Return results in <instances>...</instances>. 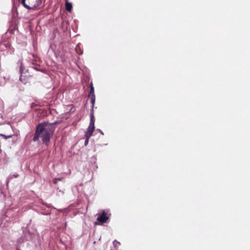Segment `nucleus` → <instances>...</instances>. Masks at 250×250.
I'll return each mask as SVG.
<instances>
[{"instance_id": "obj_1", "label": "nucleus", "mask_w": 250, "mask_h": 250, "mask_svg": "<svg viewBox=\"0 0 250 250\" xmlns=\"http://www.w3.org/2000/svg\"><path fill=\"white\" fill-rule=\"evenodd\" d=\"M54 130L55 128L52 124L48 123L40 124L37 127L33 140L34 142H36L39 140V137H42L43 143L48 145L50 141L51 135Z\"/></svg>"}, {"instance_id": "obj_2", "label": "nucleus", "mask_w": 250, "mask_h": 250, "mask_svg": "<svg viewBox=\"0 0 250 250\" xmlns=\"http://www.w3.org/2000/svg\"><path fill=\"white\" fill-rule=\"evenodd\" d=\"M21 3L27 9H34L41 4V0H36L34 2L31 0L27 2V0H21Z\"/></svg>"}, {"instance_id": "obj_3", "label": "nucleus", "mask_w": 250, "mask_h": 250, "mask_svg": "<svg viewBox=\"0 0 250 250\" xmlns=\"http://www.w3.org/2000/svg\"><path fill=\"white\" fill-rule=\"evenodd\" d=\"M108 219L107 214L104 211L102 214L98 216L97 220L103 223L106 222V220Z\"/></svg>"}, {"instance_id": "obj_4", "label": "nucleus", "mask_w": 250, "mask_h": 250, "mask_svg": "<svg viewBox=\"0 0 250 250\" xmlns=\"http://www.w3.org/2000/svg\"><path fill=\"white\" fill-rule=\"evenodd\" d=\"M95 129V126L89 125L87 128V130L85 133V137L90 138L93 134V132Z\"/></svg>"}, {"instance_id": "obj_5", "label": "nucleus", "mask_w": 250, "mask_h": 250, "mask_svg": "<svg viewBox=\"0 0 250 250\" xmlns=\"http://www.w3.org/2000/svg\"><path fill=\"white\" fill-rule=\"evenodd\" d=\"M65 7H66V10L67 11H71V9H72V4L70 2H66Z\"/></svg>"}, {"instance_id": "obj_6", "label": "nucleus", "mask_w": 250, "mask_h": 250, "mask_svg": "<svg viewBox=\"0 0 250 250\" xmlns=\"http://www.w3.org/2000/svg\"><path fill=\"white\" fill-rule=\"evenodd\" d=\"M95 119L94 117L93 113H91L90 114V122L89 125H94Z\"/></svg>"}, {"instance_id": "obj_7", "label": "nucleus", "mask_w": 250, "mask_h": 250, "mask_svg": "<svg viewBox=\"0 0 250 250\" xmlns=\"http://www.w3.org/2000/svg\"><path fill=\"white\" fill-rule=\"evenodd\" d=\"M94 90L93 84H92V83H91L90 84V92L89 96L94 97Z\"/></svg>"}, {"instance_id": "obj_8", "label": "nucleus", "mask_w": 250, "mask_h": 250, "mask_svg": "<svg viewBox=\"0 0 250 250\" xmlns=\"http://www.w3.org/2000/svg\"><path fill=\"white\" fill-rule=\"evenodd\" d=\"M19 63H20V72H21V73H22V71L24 69L23 66H22V62L21 61H20Z\"/></svg>"}, {"instance_id": "obj_9", "label": "nucleus", "mask_w": 250, "mask_h": 250, "mask_svg": "<svg viewBox=\"0 0 250 250\" xmlns=\"http://www.w3.org/2000/svg\"><path fill=\"white\" fill-rule=\"evenodd\" d=\"M89 97H91V103L93 105H94V104L95 103V95H94V97H92V96H89Z\"/></svg>"}, {"instance_id": "obj_10", "label": "nucleus", "mask_w": 250, "mask_h": 250, "mask_svg": "<svg viewBox=\"0 0 250 250\" xmlns=\"http://www.w3.org/2000/svg\"><path fill=\"white\" fill-rule=\"evenodd\" d=\"M86 140H85V142H84V145L85 146H87L88 143V142H89V138H87V137H86Z\"/></svg>"}, {"instance_id": "obj_11", "label": "nucleus", "mask_w": 250, "mask_h": 250, "mask_svg": "<svg viewBox=\"0 0 250 250\" xmlns=\"http://www.w3.org/2000/svg\"><path fill=\"white\" fill-rule=\"evenodd\" d=\"M1 136H4L5 137V138L7 139V138H10L11 137V136H5V135H2V134H1Z\"/></svg>"}, {"instance_id": "obj_12", "label": "nucleus", "mask_w": 250, "mask_h": 250, "mask_svg": "<svg viewBox=\"0 0 250 250\" xmlns=\"http://www.w3.org/2000/svg\"><path fill=\"white\" fill-rule=\"evenodd\" d=\"M57 180H60H60H61V178H58V179H54V183H56Z\"/></svg>"}, {"instance_id": "obj_13", "label": "nucleus", "mask_w": 250, "mask_h": 250, "mask_svg": "<svg viewBox=\"0 0 250 250\" xmlns=\"http://www.w3.org/2000/svg\"><path fill=\"white\" fill-rule=\"evenodd\" d=\"M116 243L117 244H120L118 241H116V240H115L114 242H113V244L116 246Z\"/></svg>"}]
</instances>
